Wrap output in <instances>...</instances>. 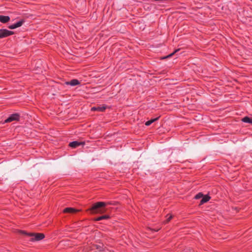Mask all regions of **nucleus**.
<instances>
[{
  "label": "nucleus",
  "instance_id": "nucleus-1",
  "mask_svg": "<svg viewBox=\"0 0 252 252\" xmlns=\"http://www.w3.org/2000/svg\"><path fill=\"white\" fill-rule=\"evenodd\" d=\"M108 204L110 205L111 203L98 202L94 204L89 210L91 211L93 214H103L107 211V209L105 207Z\"/></svg>",
  "mask_w": 252,
  "mask_h": 252
},
{
  "label": "nucleus",
  "instance_id": "nucleus-2",
  "mask_svg": "<svg viewBox=\"0 0 252 252\" xmlns=\"http://www.w3.org/2000/svg\"><path fill=\"white\" fill-rule=\"evenodd\" d=\"M21 233L30 237L32 241H39L43 239L45 237L43 233H27L24 231H21Z\"/></svg>",
  "mask_w": 252,
  "mask_h": 252
},
{
  "label": "nucleus",
  "instance_id": "nucleus-3",
  "mask_svg": "<svg viewBox=\"0 0 252 252\" xmlns=\"http://www.w3.org/2000/svg\"><path fill=\"white\" fill-rule=\"evenodd\" d=\"M14 32L12 31H8L6 29H0V38H4L12 35Z\"/></svg>",
  "mask_w": 252,
  "mask_h": 252
},
{
  "label": "nucleus",
  "instance_id": "nucleus-4",
  "mask_svg": "<svg viewBox=\"0 0 252 252\" xmlns=\"http://www.w3.org/2000/svg\"><path fill=\"white\" fill-rule=\"evenodd\" d=\"M19 115L18 114H13L5 120L4 123H9L13 121H19Z\"/></svg>",
  "mask_w": 252,
  "mask_h": 252
},
{
  "label": "nucleus",
  "instance_id": "nucleus-5",
  "mask_svg": "<svg viewBox=\"0 0 252 252\" xmlns=\"http://www.w3.org/2000/svg\"><path fill=\"white\" fill-rule=\"evenodd\" d=\"M106 107L105 106L99 105V106L92 107L91 108V110L93 111H97L98 112H103L106 109Z\"/></svg>",
  "mask_w": 252,
  "mask_h": 252
},
{
  "label": "nucleus",
  "instance_id": "nucleus-6",
  "mask_svg": "<svg viewBox=\"0 0 252 252\" xmlns=\"http://www.w3.org/2000/svg\"><path fill=\"white\" fill-rule=\"evenodd\" d=\"M79 211V210H77L73 208H66L63 211V213H75Z\"/></svg>",
  "mask_w": 252,
  "mask_h": 252
},
{
  "label": "nucleus",
  "instance_id": "nucleus-7",
  "mask_svg": "<svg viewBox=\"0 0 252 252\" xmlns=\"http://www.w3.org/2000/svg\"><path fill=\"white\" fill-rule=\"evenodd\" d=\"M66 85H70L72 86H75L80 84L79 81L77 79H72L70 81L65 82Z\"/></svg>",
  "mask_w": 252,
  "mask_h": 252
},
{
  "label": "nucleus",
  "instance_id": "nucleus-8",
  "mask_svg": "<svg viewBox=\"0 0 252 252\" xmlns=\"http://www.w3.org/2000/svg\"><path fill=\"white\" fill-rule=\"evenodd\" d=\"M10 20V17L8 16L0 15V22L6 23Z\"/></svg>",
  "mask_w": 252,
  "mask_h": 252
},
{
  "label": "nucleus",
  "instance_id": "nucleus-9",
  "mask_svg": "<svg viewBox=\"0 0 252 252\" xmlns=\"http://www.w3.org/2000/svg\"><path fill=\"white\" fill-rule=\"evenodd\" d=\"M84 144V143L83 142H79L78 141H73L69 143V145L70 147L72 148H76L81 145Z\"/></svg>",
  "mask_w": 252,
  "mask_h": 252
},
{
  "label": "nucleus",
  "instance_id": "nucleus-10",
  "mask_svg": "<svg viewBox=\"0 0 252 252\" xmlns=\"http://www.w3.org/2000/svg\"><path fill=\"white\" fill-rule=\"evenodd\" d=\"M210 197L207 195H203L202 197V199H201L200 201V205H202L207 202H208L210 199Z\"/></svg>",
  "mask_w": 252,
  "mask_h": 252
},
{
  "label": "nucleus",
  "instance_id": "nucleus-11",
  "mask_svg": "<svg viewBox=\"0 0 252 252\" xmlns=\"http://www.w3.org/2000/svg\"><path fill=\"white\" fill-rule=\"evenodd\" d=\"M243 122L252 124V118H250L248 117H245L242 120Z\"/></svg>",
  "mask_w": 252,
  "mask_h": 252
},
{
  "label": "nucleus",
  "instance_id": "nucleus-12",
  "mask_svg": "<svg viewBox=\"0 0 252 252\" xmlns=\"http://www.w3.org/2000/svg\"><path fill=\"white\" fill-rule=\"evenodd\" d=\"M109 218V216L108 215H104L99 217H98L94 219L95 221H99L104 219H108Z\"/></svg>",
  "mask_w": 252,
  "mask_h": 252
},
{
  "label": "nucleus",
  "instance_id": "nucleus-13",
  "mask_svg": "<svg viewBox=\"0 0 252 252\" xmlns=\"http://www.w3.org/2000/svg\"><path fill=\"white\" fill-rule=\"evenodd\" d=\"M158 118L159 117H157L156 118L152 119L151 120L146 122L145 123V125L147 126H150L151 124L157 121L158 119Z\"/></svg>",
  "mask_w": 252,
  "mask_h": 252
},
{
  "label": "nucleus",
  "instance_id": "nucleus-14",
  "mask_svg": "<svg viewBox=\"0 0 252 252\" xmlns=\"http://www.w3.org/2000/svg\"><path fill=\"white\" fill-rule=\"evenodd\" d=\"M24 22V21L23 20H21L14 24H15V27L17 28L21 27L23 25Z\"/></svg>",
  "mask_w": 252,
  "mask_h": 252
},
{
  "label": "nucleus",
  "instance_id": "nucleus-15",
  "mask_svg": "<svg viewBox=\"0 0 252 252\" xmlns=\"http://www.w3.org/2000/svg\"><path fill=\"white\" fill-rule=\"evenodd\" d=\"M203 196V194L202 193L200 192L195 195V199H199L200 198H202Z\"/></svg>",
  "mask_w": 252,
  "mask_h": 252
},
{
  "label": "nucleus",
  "instance_id": "nucleus-16",
  "mask_svg": "<svg viewBox=\"0 0 252 252\" xmlns=\"http://www.w3.org/2000/svg\"><path fill=\"white\" fill-rule=\"evenodd\" d=\"M178 51H179V49L176 50L173 53L170 54V55H169L168 56L166 57L165 58H167L171 57L172 56H173V54H174L175 53L177 52Z\"/></svg>",
  "mask_w": 252,
  "mask_h": 252
},
{
  "label": "nucleus",
  "instance_id": "nucleus-17",
  "mask_svg": "<svg viewBox=\"0 0 252 252\" xmlns=\"http://www.w3.org/2000/svg\"><path fill=\"white\" fill-rule=\"evenodd\" d=\"M8 28L10 29H16V27H15V24H13V25L9 26L8 27Z\"/></svg>",
  "mask_w": 252,
  "mask_h": 252
},
{
  "label": "nucleus",
  "instance_id": "nucleus-18",
  "mask_svg": "<svg viewBox=\"0 0 252 252\" xmlns=\"http://www.w3.org/2000/svg\"><path fill=\"white\" fill-rule=\"evenodd\" d=\"M172 218V215H170L169 217L167 219V220H166V223L168 222L171 220V219Z\"/></svg>",
  "mask_w": 252,
  "mask_h": 252
}]
</instances>
